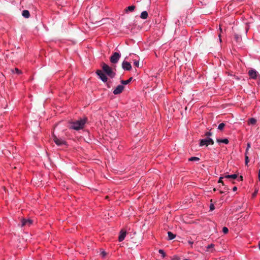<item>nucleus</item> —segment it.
I'll list each match as a JSON object with an SVG mask.
<instances>
[{
  "instance_id": "412c9836",
  "label": "nucleus",
  "mask_w": 260,
  "mask_h": 260,
  "mask_svg": "<svg viewBox=\"0 0 260 260\" xmlns=\"http://www.w3.org/2000/svg\"><path fill=\"white\" fill-rule=\"evenodd\" d=\"M224 126H225V124L223 122L221 123L218 125V129L220 131H222V130H223Z\"/></svg>"
},
{
  "instance_id": "c756f323",
  "label": "nucleus",
  "mask_w": 260,
  "mask_h": 260,
  "mask_svg": "<svg viewBox=\"0 0 260 260\" xmlns=\"http://www.w3.org/2000/svg\"><path fill=\"white\" fill-rule=\"evenodd\" d=\"M214 209H215V207H214V204H211L210 205V210L213 211V210H214Z\"/></svg>"
},
{
  "instance_id": "cd10ccee",
  "label": "nucleus",
  "mask_w": 260,
  "mask_h": 260,
  "mask_svg": "<svg viewBox=\"0 0 260 260\" xmlns=\"http://www.w3.org/2000/svg\"><path fill=\"white\" fill-rule=\"evenodd\" d=\"M107 253L105 251H102L101 252V255L102 256V257H105V256L106 255Z\"/></svg>"
},
{
  "instance_id": "f03ea898",
  "label": "nucleus",
  "mask_w": 260,
  "mask_h": 260,
  "mask_svg": "<svg viewBox=\"0 0 260 260\" xmlns=\"http://www.w3.org/2000/svg\"><path fill=\"white\" fill-rule=\"evenodd\" d=\"M102 69L104 72L110 78H113L116 73L113 71L111 67L104 62L102 63Z\"/></svg>"
},
{
  "instance_id": "9d476101",
  "label": "nucleus",
  "mask_w": 260,
  "mask_h": 260,
  "mask_svg": "<svg viewBox=\"0 0 260 260\" xmlns=\"http://www.w3.org/2000/svg\"><path fill=\"white\" fill-rule=\"evenodd\" d=\"M248 75L251 79H256L257 78V72L254 69H251L248 71Z\"/></svg>"
},
{
  "instance_id": "a19ab883",
  "label": "nucleus",
  "mask_w": 260,
  "mask_h": 260,
  "mask_svg": "<svg viewBox=\"0 0 260 260\" xmlns=\"http://www.w3.org/2000/svg\"><path fill=\"white\" fill-rule=\"evenodd\" d=\"M256 193H257V191H255V192L252 194V196H253V197H254V196L256 195Z\"/></svg>"
},
{
  "instance_id": "c03bdc74",
  "label": "nucleus",
  "mask_w": 260,
  "mask_h": 260,
  "mask_svg": "<svg viewBox=\"0 0 260 260\" xmlns=\"http://www.w3.org/2000/svg\"><path fill=\"white\" fill-rule=\"evenodd\" d=\"M134 56H135L136 57L138 58V56H136L135 54H134Z\"/></svg>"
},
{
  "instance_id": "1a4fd4ad",
  "label": "nucleus",
  "mask_w": 260,
  "mask_h": 260,
  "mask_svg": "<svg viewBox=\"0 0 260 260\" xmlns=\"http://www.w3.org/2000/svg\"><path fill=\"white\" fill-rule=\"evenodd\" d=\"M124 89V86L122 85H118L113 90V93L114 94H118L122 92Z\"/></svg>"
},
{
  "instance_id": "2f4dec72",
  "label": "nucleus",
  "mask_w": 260,
  "mask_h": 260,
  "mask_svg": "<svg viewBox=\"0 0 260 260\" xmlns=\"http://www.w3.org/2000/svg\"><path fill=\"white\" fill-rule=\"evenodd\" d=\"M15 71L17 74H20V73H21V71L19 70L18 68H15Z\"/></svg>"
},
{
  "instance_id": "0eeeda50",
  "label": "nucleus",
  "mask_w": 260,
  "mask_h": 260,
  "mask_svg": "<svg viewBox=\"0 0 260 260\" xmlns=\"http://www.w3.org/2000/svg\"><path fill=\"white\" fill-rule=\"evenodd\" d=\"M127 232L124 229H122L119 233V235L118 237V241L119 242L123 241L126 235Z\"/></svg>"
},
{
  "instance_id": "dca6fc26",
  "label": "nucleus",
  "mask_w": 260,
  "mask_h": 260,
  "mask_svg": "<svg viewBox=\"0 0 260 260\" xmlns=\"http://www.w3.org/2000/svg\"><path fill=\"white\" fill-rule=\"evenodd\" d=\"M135 8L136 7L134 5L133 6H128L127 7L125 11L126 13H127L128 12L130 11V12H133L134 11V10L135 9Z\"/></svg>"
},
{
  "instance_id": "ea45409f",
  "label": "nucleus",
  "mask_w": 260,
  "mask_h": 260,
  "mask_svg": "<svg viewBox=\"0 0 260 260\" xmlns=\"http://www.w3.org/2000/svg\"><path fill=\"white\" fill-rule=\"evenodd\" d=\"M133 77H131L128 79V81H129V83L132 81Z\"/></svg>"
},
{
  "instance_id": "b1692460",
  "label": "nucleus",
  "mask_w": 260,
  "mask_h": 260,
  "mask_svg": "<svg viewBox=\"0 0 260 260\" xmlns=\"http://www.w3.org/2000/svg\"><path fill=\"white\" fill-rule=\"evenodd\" d=\"M120 82L123 85H127V84H129V81H128V80H121L120 81Z\"/></svg>"
},
{
  "instance_id": "a211bd4d",
  "label": "nucleus",
  "mask_w": 260,
  "mask_h": 260,
  "mask_svg": "<svg viewBox=\"0 0 260 260\" xmlns=\"http://www.w3.org/2000/svg\"><path fill=\"white\" fill-rule=\"evenodd\" d=\"M256 120L254 118H250L248 119V124H252L254 125L256 123Z\"/></svg>"
},
{
  "instance_id": "5701e85b",
  "label": "nucleus",
  "mask_w": 260,
  "mask_h": 260,
  "mask_svg": "<svg viewBox=\"0 0 260 260\" xmlns=\"http://www.w3.org/2000/svg\"><path fill=\"white\" fill-rule=\"evenodd\" d=\"M134 64L136 67L138 68L139 66V59H135L134 60Z\"/></svg>"
},
{
  "instance_id": "7c9ffc66",
  "label": "nucleus",
  "mask_w": 260,
  "mask_h": 260,
  "mask_svg": "<svg viewBox=\"0 0 260 260\" xmlns=\"http://www.w3.org/2000/svg\"><path fill=\"white\" fill-rule=\"evenodd\" d=\"M171 260H180V258H179L178 256H176V255H174V256L172 257V259H171Z\"/></svg>"
},
{
  "instance_id": "20e7f679",
  "label": "nucleus",
  "mask_w": 260,
  "mask_h": 260,
  "mask_svg": "<svg viewBox=\"0 0 260 260\" xmlns=\"http://www.w3.org/2000/svg\"><path fill=\"white\" fill-rule=\"evenodd\" d=\"M121 57V54L119 52H115L110 57V61L112 63L115 64L118 62Z\"/></svg>"
},
{
  "instance_id": "f8f14e48",
  "label": "nucleus",
  "mask_w": 260,
  "mask_h": 260,
  "mask_svg": "<svg viewBox=\"0 0 260 260\" xmlns=\"http://www.w3.org/2000/svg\"><path fill=\"white\" fill-rule=\"evenodd\" d=\"M22 16L25 18H28L30 17L29 12L27 10H24L22 12Z\"/></svg>"
},
{
  "instance_id": "ddd939ff",
  "label": "nucleus",
  "mask_w": 260,
  "mask_h": 260,
  "mask_svg": "<svg viewBox=\"0 0 260 260\" xmlns=\"http://www.w3.org/2000/svg\"><path fill=\"white\" fill-rule=\"evenodd\" d=\"M217 142L218 143H224L225 144H228L229 142V140L227 139V138H225V139H217Z\"/></svg>"
},
{
  "instance_id": "bb28decb",
  "label": "nucleus",
  "mask_w": 260,
  "mask_h": 260,
  "mask_svg": "<svg viewBox=\"0 0 260 260\" xmlns=\"http://www.w3.org/2000/svg\"><path fill=\"white\" fill-rule=\"evenodd\" d=\"M212 133L210 132H207L205 134V136L209 138V137L211 136Z\"/></svg>"
},
{
  "instance_id": "72a5a7b5",
  "label": "nucleus",
  "mask_w": 260,
  "mask_h": 260,
  "mask_svg": "<svg viewBox=\"0 0 260 260\" xmlns=\"http://www.w3.org/2000/svg\"><path fill=\"white\" fill-rule=\"evenodd\" d=\"M237 180L238 181H242L243 180V176H240L239 177L237 178Z\"/></svg>"
},
{
  "instance_id": "49530a36",
  "label": "nucleus",
  "mask_w": 260,
  "mask_h": 260,
  "mask_svg": "<svg viewBox=\"0 0 260 260\" xmlns=\"http://www.w3.org/2000/svg\"><path fill=\"white\" fill-rule=\"evenodd\" d=\"M220 193H223V191H220Z\"/></svg>"
},
{
  "instance_id": "e433bc0d",
  "label": "nucleus",
  "mask_w": 260,
  "mask_h": 260,
  "mask_svg": "<svg viewBox=\"0 0 260 260\" xmlns=\"http://www.w3.org/2000/svg\"><path fill=\"white\" fill-rule=\"evenodd\" d=\"M233 191H236L237 190V187L236 186H234L232 189Z\"/></svg>"
},
{
  "instance_id": "423d86ee",
  "label": "nucleus",
  "mask_w": 260,
  "mask_h": 260,
  "mask_svg": "<svg viewBox=\"0 0 260 260\" xmlns=\"http://www.w3.org/2000/svg\"><path fill=\"white\" fill-rule=\"evenodd\" d=\"M96 73L103 82H106L107 81L108 78L106 75L104 74L101 70H97Z\"/></svg>"
},
{
  "instance_id": "a878e982",
  "label": "nucleus",
  "mask_w": 260,
  "mask_h": 260,
  "mask_svg": "<svg viewBox=\"0 0 260 260\" xmlns=\"http://www.w3.org/2000/svg\"><path fill=\"white\" fill-rule=\"evenodd\" d=\"M249 162V158L248 156H245V165H247Z\"/></svg>"
},
{
  "instance_id": "f3484780",
  "label": "nucleus",
  "mask_w": 260,
  "mask_h": 260,
  "mask_svg": "<svg viewBox=\"0 0 260 260\" xmlns=\"http://www.w3.org/2000/svg\"><path fill=\"white\" fill-rule=\"evenodd\" d=\"M168 239L169 240H173L176 237V235L174 234L171 232H168Z\"/></svg>"
},
{
  "instance_id": "393cba45",
  "label": "nucleus",
  "mask_w": 260,
  "mask_h": 260,
  "mask_svg": "<svg viewBox=\"0 0 260 260\" xmlns=\"http://www.w3.org/2000/svg\"><path fill=\"white\" fill-rule=\"evenodd\" d=\"M222 232L224 234H226L228 233L229 229L226 227L224 226L222 229Z\"/></svg>"
},
{
  "instance_id": "39448f33",
  "label": "nucleus",
  "mask_w": 260,
  "mask_h": 260,
  "mask_svg": "<svg viewBox=\"0 0 260 260\" xmlns=\"http://www.w3.org/2000/svg\"><path fill=\"white\" fill-rule=\"evenodd\" d=\"M52 139L54 143L58 146L67 145V142L64 139L58 138L54 134L52 135Z\"/></svg>"
},
{
  "instance_id": "6ab92c4d",
  "label": "nucleus",
  "mask_w": 260,
  "mask_h": 260,
  "mask_svg": "<svg viewBox=\"0 0 260 260\" xmlns=\"http://www.w3.org/2000/svg\"><path fill=\"white\" fill-rule=\"evenodd\" d=\"M200 160V158L198 157H196V156H193V157H191L190 158H189L188 159V160L189 161H199Z\"/></svg>"
},
{
  "instance_id": "79ce46f5",
  "label": "nucleus",
  "mask_w": 260,
  "mask_h": 260,
  "mask_svg": "<svg viewBox=\"0 0 260 260\" xmlns=\"http://www.w3.org/2000/svg\"><path fill=\"white\" fill-rule=\"evenodd\" d=\"M218 37H219V38L220 41V42H221V35H220V34H219V35Z\"/></svg>"
},
{
  "instance_id": "4be33fe9",
  "label": "nucleus",
  "mask_w": 260,
  "mask_h": 260,
  "mask_svg": "<svg viewBox=\"0 0 260 260\" xmlns=\"http://www.w3.org/2000/svg\"><path fill=\"white\" fill-rule=\"evenodd\" d=\"M234 39L237 42H239L240 40H241V37L238 34H235Z\"/></svg>"
},
{
  "instance_id": "37998d69",
  "label": "nucleus",
  "mask_w": 260,
  "mask_h": 260,
  "mask_svg": "<svg viewBox=\"0 0 260 260\" xmlns=\"http://www.w3.org/2000/svg\"><path fill=\"white\" fill-rule=\"evenodd\" d=\"M258 247H259V249H260V242L258 243Z\"/></svg>"
},
{
  "instance_id": "7ed1b4c3",
  "label": "nucleus",
  "mask_w": 260,
  "mask_h": 260,
  "mask_svg": "<svg viewBox=\"0 0 260 260\" xmlns=\"http://www.w3.org/2000/svg\"><path fill=\"white\" fill-rule=\"evenodd\" d=\"M214 141L212 139L210 138H207L206 139H201L200 140L199 145L200 146H208L209 145H213Z\"/></svg>"
},
{
  "instance_id": "473e14b6",
  "label": "nucleus",
  "mask_w": 260,
  "mask_h": 260,
  "mask_svg": "<svg viewBox=\"0 0 260 260\" xmlns=\"http://www.w3.org/2000/svg\"><path fill=\"white\" fill-rule=\"evenodd\" d=\"M214 244H211L208 245L207 248V249H210L211 248L214 247Z\"/></svg>"
},
{
  "instance_id": "6e6552de",
  "label": "nucleus",
  "mask_w": 260,
  "mask_h": 260,
  "mask_svg": "<svg viewBox=\"0 0 260 260\" xmlns=\"http://www.w3.org/2000/svg\"><path fill=\"white\" fill-rule=\"evenodd\" d=\"M122 68L125 71H130L132 66L129 62L124 60L122 63Z\"/></svg>"
},
{
  "instance_id": "2eb2a0df",
  "label": "nucleus",
  "mask_w": 260,
  "mask_h": 260,
  "mask_svg": "<svg viewBox=\"0 0 260 260\" xmlns=\"http://www.w3.org/2000/svg\"><path fill=\"white\" fill-rule=\"evenodd\" d=\"M148 16V13L147 11H143L141 14V18L143 19H146L147 18Z\"/></svg>"
},
{
  "instance_id": "9b49d317",
  "label": "nucleus",
  "mask_w": 260,
  "mask_h": 260,
  "mask_svg": "<svg viewBox=\"0 0 260 260\" xmlns=\"http://www.w3.org/2000/svg\"><path fill=\"white\" fill-rule=\"evenodd\" d=\"M32 223V221L31 219H23L22 220V226L24 225H30Z\"/></svg>"
},
{
  "instance_id": "a18cd8bd",
  "label": "nucleus",
  "mask_w": 260,
  "mask_h": 260,
  "mask_svg": "<svg viewBox=\"0 0 260 260\" xmlns=\"http://www.w3.org/2000/svg\"><path fill=\"white\" fill-rule=\"evenodd\" d=\"M183 260H190V259H184Z\"/></svg>"
},
{
  "instance_id": "4c0bfd02",
  "label": "nucleus",
  "mask_w": 260,
  "mask_h": 260,
  "mask_svg": "<svg viewBox=\"0 0 260 260\" xmlns=\"http://www.w3.org/2000/svg\"><path fill=\"white\" fill-rule=\"evenodd\" d=\"M248 150H247V149H246L245 150V156H248Z\"/></svg>"
},
{
  "instance_id": "c9c22d12",
  "label": "nucleus",
  "mask_w": 260,
  "mask_h": 260,
  "mask_svg": "<svg viewBox=\"0 0 260 260\" xmlns=\"http://www.w3.org/2000/svg\"><path fill=\"white\" fill-rule=\"evenodd\" d=\"M188 243L191 245V246L192 247V244H193V241H188Z\"/></svg>"
},
{
  "instance_id": "aec40b11",
  "label": "nucleus",
  "mask_w": 260,
  "mask_h": 260,
  "mask_svg": "<svg viewBox=\"0 0 260 260\" xmlns=\"http://www.w3.org/2000/svg\"><path fill=\"white\" fill-rule=\"evenodd\" d=\"M159 253H160L161 255V256L162 258H165L166 256V254L164 250L162 249H159L158 250Z\"/></svg>"
},
{
  "instance_id": "4468645a",
  "label": "nucleus",
  "mask_w": 260,
  "mask_h": 260,
  "mask_svg": "<svg viewBox=\"0 0 260 260\" xmlns=\"http://www.w3.org/2000/svg\"><path fill=\"white\" fill-rule=\"evenodd\" d=\"M224 177L226 179H235L238 178V175L235 174H232V175H225Z\"/></svg>"
},
{
  "instance_id": "c85d7f7f",
  "label": "nucleus",
  "mask_w": 260,
  "mask_h": 260,
  "mask_svg": "<svg viewBox=\"0 0 260 260\" xmlns=\"http://www.w3.org/2000/svg\"><path fill=\"white\" fill-rule=\"evenodd\" d=\"M224 177H220L219 179V180H218V183H222V184L223 185H224V183H223V182L222 181V179Z\"/></svg>"
},
{
  "instance_id": "f704fd0d",
  "label": "nucleus",
  "mask_w": 260,
  "mask_h": 260,
  "mask_svg": "<svg viewBox=\"0 0 260 260\" xmlns=\"http://www.w3.org/2000/svg\"><path fill=\"white\" fill-rule=\"evenodd\" d=\"M250 144L249 143H248L247 144V147H246V149H247V150H249V149L250 148Z\"/></svg>"
},
{
  "instance_id": "f257e3e1",
  "label": "nucleus",
  "mask_w": 260,
  "mask_h": 260,
  "mask_svg": "<svg viewBox=\"0 0 260 260\" xmlns=\"http://www.w3.org/2000/svg\"><path fill=\"white\" fill-rule=\"evenodd\" d=\"M87 118H84L74 121L70 122L69 129L79 131L82 129L87 122Z\"/></svg>"
},
{
  "instance_id": "58836bf2",
  "label": "nucleus",
  "mask_w": 260,
  "mask_h": 260,
  "mask_svg": "<svg viewBox=\"0 0 260 260\" xmlns=\"http://www.w3.org/2000/svg\"><path fill=\"white\" fill-rule=\"evenodd\" d=\"M258 180L260 181V169L258 170Z\"/></svg>"
}]
</instances>
